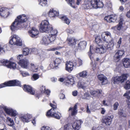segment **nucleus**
I'll use <instances>...</instances> for the list:
<instances>
[{
  "label": "nucleus",
  "instance_id": "obj_1",
  "mask_svg": "<svg viewBox=\"0 0 130 130\" xmlns=\"http://www.w3.org/2000/svg\"><path fill=\"white\" fill-rule=\"evenodd\" d=\"M101 36L104 42H101V44L96 48V52L100 54L104 53L106 49L112 47L114 45L113 39L110 32H104Z\"/></svg>",
  "mask_w": 130,
  "mask_h": 130
},
{
  "label": "nucleus",
  "instance_id": "obj_2",
  "mask_svg": "<svg viewBox=\"0 0 130 130\" xmlns=\"http://www.w3.org/2000/svg\"><path fill=\"white\" fill-rule=\"evenodd\" d=\"M27 20L26 16L25 14L18 16L10 26V29L12 31H15L24 27L23 23Z\"/></svg>",
  "mask_w": 130,
  "mask_h": 130
},
{
  "label": "nucleus",
  "instance_id": "obj_3",
  "mask_svg": "<svg viewBox=\"0 0 130 130\" xmlns=\"http://www.w3.org/2000/svg\"><path fill=\"white\" fill-rule=\"evenodd\" d=\"M88 3L83 5L82 7L85 9H89L90 8V5L94 8H101L103 7V4L100 0H87Z\"/></svg>",
  "mask_w": 130,
  "mask_h": 130
},
{
  "label": "nucleus",
  "instance_id": "obj_4",
  "mask_svg": "<svg viewBox=\"0 0 130 130\" xmlns=\"http://www.w3.org/2000/svg\"><path fill=\"white\" fill-rule=\"evenodd\" d=\"M3 110L8 115L11 116L12 117H15L17 115L18 113L17 111L14 109L4 105L0 106V121L3 119L2 116L4 114Z\"/></svg>",
  "mask_w": 130,
  "mask_h": 130
},
{
  "label": "nucleus",
  "instance_id": "obj_5",
  "mask_svg": "<svg viewBox=\"0 0 130 130\" xmlns=\"http://www.w3.org/2000/svg\"><path fill=\"white\" fill-rule=\"evenodd\" d=\"M50 106L52 108L47 111L46 115L47 117L51 116L58 119H59L61 117V115L58 112L56 109V104L50 103Z\"/></svg>",
  "mask_w": 130,
  "mask_h": 130
},
{
  "label": "nucleus",
  "instance_id": "obj_6",
  "mask_svg": "<svg viewBox=\"0 0 130 130\" xmlns=\"http://www.w3.org/2000/svg\"><path fill=\"white\" fill-rule=\"evenodd\" d=\"M95 41L98 44V45L97 47H95L94 46L91 45L90 47V51L88 52V55L90 59L92 61L94 60V53L96 52V48L98 47L99 45L101 44V40L99 36H97L95 38Z\"/></svg>",
  "mask_w": 130,
  "mask_h": 130
},
{
  "label": "nucleus",
  "instance_id": "obj_7",
  "mask_svg": "<svg viewBox=\"0 0 130 130\" xmlns=\"http://www.w3.org/2000/svg\"><path fill=\"white\" fill-rule=\"evenodd\" d=\"M59 14V12L58 10H56L53 9H50L48 12V15L50 17L57 16L61 18L64 23L68 24L70 23V21L67 17L63 15L61 16H59L58 15Z\"/></svg>",
  "mask_w": 130,
  "mask_h": 130
},
{
  "label": "nucleus",
  "instance_id": "obj_8",
  "mask_svg": "<svg viewBox=\"0 0 130 130\" xmlns=\"http://www.w3.org/2000/svg\"><path fill=\"white\" fill-rule=\"evenodd\" d=\"M9 44L20 46L22 45V41L20 38L17 35H12L9 38Z\"/></svg>",
  "mask_w": 130,
  "mask_h": 130
},
{
  "label": "nucleus",
  "instance_id": "obj_9",
  "mask_svg": "<svg viewBox=\"0 0 130 130\" xmlns=\"http://www.w3.org/2000/svg\"><path fill=\"white\" fill-rule=\"evenodd\" d=\"M52 26L48 21L45 20L42 21L41 23L39 29L41 32H47L51 28H52Z\"/></svg>",
  "mask_w": 130,
  "mask_h": 130
},
{
  "label": "nucleus",
  "instance_id": "obj_10",
  "mask_svg": "<svg viewBox=\"0 0 130 130\" xmlns=\"http://www.w3.org/2000/svg\"><path fill=\"white\" fill-rule=\"evenodd\" d=\"M127 78V74H123L120 76L112 78V81L114 84L118 83L119 82L122 83L125 82Z\"/></svg>",
  "mask_w": 130,
  "mask_h": 130
},
{
  "label": "nucleus",
  "instance_id": "obj_11",
  "mask_svg": "<svg viewBox=\"0 0 130 130\" xmlns=\"http://www.w3.org/2000/svg\"><path fill=\"white\" fill-rule=\"evenodd\" d=\"M1 63L3 65L6 66L7 68L13 70L17 68V64L14 62L8 60H2Z\"/></svg>",
  "mask_w": 130,
  "mask_h": 130
},
{
  "label": "nucleus",
  "instance_id": "obj_12",
  "mask_svg": "<svg viewBox=\"0 0 130 130\" xmlns=\"http://www.w3.org/2000/svg\"><path fill=\"white\" fill-rule=\"evenodd\" d=\"M19 117L21 121L24 123H28L30 121L32 116L28 113L20 114L19 115Z\"/></svg>",
  "mask_w": 130,
  "mask_h": 130
},
{
  "label": "nucleus",
  "instance_id": "obj_13",
  "mask_svg": "<svg viewBox=\"0 0 130 130\" xmlns=\"http://www.w3.org/2000/svg\"><path fill=\"white\" fill-rule=\"evenodd\" d=\"M54 41L47 34L42 38L40 42L42 44L47 45L50 43H52Z\"/></svg>",
  "mask_w": 130,
  "mask_h": 130
},
{
  "label": "nucleus",
  "instance_id": "obj_14",
  "mask_svg": "<svg viewBox=\"0 0 130 130\" xmlns=\"http://www.w3.org/2000/svg\"><path fill=\"white\" fill-rule=\"evenodd\" d=\"M9 10L6 7H2L0 9V16L2 18H5L7 17L9 14Z\"/></svg>",
  "mask_w": 130,
  "mask_h": 130
},
{
  "label": "nucleus",
  "instance_id": "obj_15",
  "mask_svg": "<svg viewBox=\"0 0 130 130\" xmlns=\"http://www.w3.org/2000/svg\"><path fill=\"white\" fill-rule=\"evenodd\" d=\"M48 35L54 41L55 40L58 33L57 30L56 29H54L52 26V28H51L49 30Z\"/></svg>",
  "mask_w": 130,
  "mask_h": 130
},
{
  "label": "nucleus",
  "instance_id": "obj_16",
  "mask_svg": "<svg viewBox=\"0 0 130 130\" xmlns=\"http://www.w3.org/2000/svg\"><path fill=\"white\" fill-rule=\"evenodd\" d=\"M81 120H77L72 123L73 130H78L81 127V124L83 123Z\"/></svg>",
  "mask_w": 130,
  "mask_h": 130
},
{
  "label": "nucleus",
  "instance_id": "obj_17",
  "mask_svg": "<svg viewBox=\"0 0 130 130\" xmlns=\"http://www.w3.org/2000/svg\"><path fill=\"white\" fill-rule=\"evenodd\" d=\"M28 60L25 58L23 59L20 60L18 62V64L23 68L26 69L27 68L28 63Z\"/></svg>",
  "mask_w": 130,
  "mask_h": 130
},
{
  "label": "nucleus",
  "instance_id": "obj_18",
  "mask_svg": "<svg viewBox=\"0 0 130 130\" xmlns=\"http://www.w3.org/2000/svg\"><path fill=\"white\" fill-rule=\"evenodd\" d=\"M102 90H97L91 91L90 93L92 96V98H100L102 96Z\"/></svg>",
  "mask_w": 130,
  "mask_h": 130
},
{
  "label": "nucleus",
  "instance_id": "obj_19",
  "mask_svg": "<svg viewBox=\"0 0 130 130\" xmlns=\"http://www.w3.org/2000/svg\"><path fill=\"white\" fill-rule=\"evenodd\" d=\"M76 64L73 62L69 61L67 62L66 64V70L69 72H71L73 69L74 66H76Z\"/></svg>",
  "mask_w": 130,
  "mask_h": 130
},
{
  "label": "nucleus",
  "instance_id": "obj_20",
  "mask_svg": "<svg viewBox=\"0 0 130 130\" xmlns=\"http://www.w3.org/2000/svg\"><path fill=\"white\" fill-rule=\"evenodd\" d=\"M28 32L30 36L34 38L39 34V32L35 27H33Z\"/></svg>",
  "mask_w": 130,
  "mask_h": 130
},
{
  "label": "nucleus",
  "instance_id": "obj_21",
  "mask_svg": "<svg viewBox=\"0 0 130 130\" xmlns=\"http://www.w3.org/2000/svg\"><path fill=\"white\" fill-rule=\"evenodd\" d=\"M64 84L66 86L72 85L75 84L74 77L72 76L69 75L67 78V80L64 82Z\"/></svg>",
  "mask_w": 130,
  "mask_h": 130
},
{
  "label": "nucleus",
  "instance_id": "obj_22",
  "mask_svg": "<svg viewBox=\"0 0 130 130\" xmlns=\"http://www.w3.org/2000/svg\"><path fill=\"white\" fill-rule=\"evenodd\" d=\"M113 118V115L106 116L103 119V122L106 125H109L111 123Z\"/></svg>",
  "mask_w": 130,
  "mask_h": 130
},
{
  "label": "nucleus",
  "instance_id": "obj_23",
  "mask_svg": "<svg viewBox=\"0 0 130 130\" xmlns=\"http://www.w3.org/2000/svg\"><path fill=\"white\" fill-rule=\"evenodd\" d=\"M123 18L120 17V20L119 21V24L117 26H116L111 28V29L116 30V29L120 30L122 27L123 22Z\"/></svg>",
  "mask_w": 130,
  "mask_h": 130
},
{
  "label": "nucleus",
  "instance_id": "obj_24",
  "mask_svg": "<svg viewBox=\"0 0 130 130\" xmlns=\"http://www.w3.org/2000/svg\"><path fill=\"white\" fill-rule=\"evenodd\" d=\"M23 89L25 91L30 94L34 95L35 94L34 90L29 86L24 85Z\"/></svg>",
  "mask_w": 130,
  "mask_h": 130
},
{
  "label": "nucleus",
  "instance_id": "obj_25",
  "mask_svg": "<svg viewBox=\"0 0 130 130\" xmlns=\"http://www.w3.org/2000/svg\"><path fill=\"white\" fill-rule=\"evenodd\" d=\"M97 77L100 80L102 81V85L106 84L108 83V80L106 77L103 74H101L98 75Z\"/></svg>",
  "mask_w": 130,
  "mask_h": 130
},
{
  "label": "nucleus",
  "instance_id": "obj_26",
  "mask_svg": "<svg viewBox=\"0 0 130 130\" xmlns=\"http://www.w3.org/2000/svg\"><path fill=\"white\" fill-rule=\"evenodd\" d=\"M124 53V51L123 50L118 51L116 53L114 56V58L115 60H117V61L119 60L120 58Z\"/></svg>",
  "mask_w": 130,
  "mask_h": 130
},
{
  "label": "nucleus",
  "instance_id": "obj_27",
  "mask_svg": "<svg viewBox=\"0 0 130 130\" xmlns=\"http://www.w3.org/2000/svg\"><path fill=\"white\" fill-rule=\"evenodd\" d=\"M77 105H75L73 107H70L69 109V111L71 113V115L72 116H75L76 115L77 113Z\"/></svg>",
  "mask_w": 130,
  "mask_h": 130
},
{
  "label": "nucleus",
  "instance_id": "obj_28",
  "mask_svg": "<svg viewBox=\"0 0 130 130\" xmlns=\"http://www.w3.org/2000/svg\"><path fill=\"white\" fill-rule=\"evenodd\" d=\"M9 86H21V83L18 80H14L8 82Z\"/></svg>",
  "mask_w": 130,
  "mask_h": 130
},
{
  "label": "nucleus",
  "instance_id": "obj_29",
  "mask_svg": "<svg viewBox=\"0 0 130 130\" xmlns=\"http://www.w3.org/2000/svg\"><path fill=\"white\" fill-rule=\"evenodd\" d=\"M67 41L70 45L72 46L75 44L76 43V40L74 37L68 38Z\"/></svg>",
  "mask_w": 130,
  "mask_h": 130
},
{
  "label": "nucleus",
  "instance_id": "obj_30",
  "mask_svg": "<svg viewBox=\"0 0 130 130\" xmlns=\"http://www.w3.org/2000/svg\"><path fill=\"white\" fill-rule=\"evenodd\" d=\"M79 88H82L85 90L86 89V85L85 83L83 81L79 82L77 85Z\"/></svg>",
  "mask_w": 130,
  "mask_h": 130
},
{
  "label": "nucleus",
  "instance_id": "obj_31",
  "mask_svg": "<svg viewBox=\"0 0 130 130\" xmlns=\"http://www.w3.org/2000/svg\"><path fill=\"white\" fill-rule=\"evenodd\" d=\"M123 63L124 67L126 68H128L130 67V59L125 58L123 60Z\"/></svg>",
  "mask_w": 130,
  "mask_h": 130
},
{
  "label": "nucleus",
  "instance_id": "obj_32",
  "mask_svg": "<svg viewBox=\"0 0 130 130\" xmlns=\"http://www.w3.org/2000/svg\"><path fill=\"white\" fill-rule=\"evenodd\" d=\"M6 124L10 126L14 125V123L13 120L10 117H7L6 119Z\"/></svg>",
  "mask_w": 130,
  "mask_h": 130
},
{
  "label": "nucleus",
  "instance_id": "obj_33",
  "mask_svg": "<svg viewBox=\"0 0 130 130\" xmlns=\"http://www.w3.org/2000/svg\"><path fill=\"white\" fill-rule=\"evenodd\" d=\"M86 45V43L85 41L80 42L78 44V48L80 49H83L85 48Z\"/></svg>",
  "mask_w": 130,
  "mask_h": 130
},
{
  "label": "nucleus",
  "instance_id": "obj_34",
  "mask_svg": "<svg viewBox=\"0 0 130 130\" xmlns=\"http://www.w3.org/2000/svg\"><path fill=\"white\" fill-rule=\"evenodd\" d=\"M72 128L70 123H68L64 126V130H73Z\"/></svg>",
  "mask_w": 130,
  "mask_h": 130
},
{
  "label": "nucleus",
  "instance_id": "obj_35",
  "mask_svg": "<svg viewBox=\"0 0 130 130\" xmlns=\"http://www.w3.org/2000/svg\"><path fill=\"white\" fill-rule=\"evenodd\" d=\"M57 67L56 66V64H55V62L53 61L51 62L50 64H49V66L48 67V70H50L51 69L54 68L57 69Z\"/></svg>",
  "mask_w": 130,
  "mask_h": 130
},
{
  "label": "nucleus",
  "instance_id": "obj_36",
  "mask_svg": "<svg viewBox=\"0 0 130 130\" xmlns=\"http://www.w3.org/2000/svg\"><path fill=\"white\" fill-rule=\"evenodd\" d=\"M48 1L49 0H40L39 4L42 6H44L47 4Z\"/></svg>",
  "mask_w": 130,
  "mask_h": 130
},
{
  "label": "nucleus",
  "instance_id": "obj_37",
  "mask_svg": "<svg viewBox=\"0 0 130 130\" xmlns=\"http://www.w3.org/2000/svg\"><path fill=\"white\" fill-rule=\"evenodd\" d=\"M23 53L24 55H27L30 53V49L27 47L24 48L23 50Z\"/></svg>",
  "mask_w": 130,
  "mask_h": 130
},
{
  "label": "nucleus",
  "instance_id": "obj_38",
  "mask_svg": "<svg viewBox=\"0 0 130 130\" xmlns=\"http://www.w3.org/2000/svg\"><path fill=\"white\" fill-rule=\"evenodd\" d=\"M31 67L32 69V70L35 72H37L38 71V67L37 65L36 64H34L32 63L30 64Z\"/></svg>",
  "mask_w": 130,
  "mask_h": 130
},
{
  "label": "nucleus",
  "instance_id": "obj_39",
  "mask_svg": "<svg viewBox=\"0 0 130 130\" xmlns=\"http://www.w3.org/2000/svg\"><path fill=\"white\" fill-rule=\"evenodd\" d=\"M75 64H76V66H79L82 64V61L80 59L78 58L77 61H74Z\"/></svg>",
  "mask_w": 130,
  "mask_h": 130
},
{
  "label": "nucleus",
  "instance_id": "obj_40",
  "mask_svg": "<svg viewBox=\"0 0 130 130\" xmlns=\"http://www.w3.org/2000/svg\"><path fill=\"white\" fill-rule=\"evenodd\" d=\"M53 61L56 64V66L58 67V66L60 64L61 62L62 59L59 58H57L56 59Z\"/></svg>",
  "mask_w": 130,
  "mask_h": 130
},
{
  "label": "nucleus",
  "instance_id": "obj_41",
  "mask_svg": "<svg viewBox=\"0 0 130 130\" xmlns=\"http://www.w3.org/2000/svg\"><path fill=\"white\" fill-rule=\"evenodd\" d=\"M39 78V75L37 74H34L31 78V79L33 81L37 80Z\"/></svg>",
  "mask_w": 130,
  "mask_h": 130
},
{
  "label": "nucleus",
  "instance_id": "obj_42",
  "mask_svg": "<svg viewBox=\"0 0 130 130\" xmlns=\"http://www.w3.org/2000/svg\"><path fill=\"white\" fill-rule=\"evenodd\" d=\"M69 3V4L70 6L73 8H75L76 7L75 5L74 0H66Z\"/></svg>",
  "mask_w": 130,
  "mask_h": 130
},
{
  "label": "nucleus",
  "instance_id": "obj_43",
  "mask_svg": "<svg viewBox=\"0 0 130 130\" xmlns=\"http://www.w3.org/2000/svg\"><path fill=\"white\" fill-rule=\"evenodd\" d=\"M90 98V95L88 93L86 92L82 96L83 99H88Z\"/></svg>",
  "mask_w": 130,
  "mask_h": 130
},
{
  "label": "nucleus",
  "instance_id": "obj_44",
  "mask_svg": "<svg viewBox=\"0 0 130 130\" xmlns=\"http://www.w3.org/2000/svg\"><path fill=\"white\" fill-rule=\"evenodd\" d=\"M78 74L79 75L80 77H84L87 76V73L86 71H84L79 73Z\"/></svg>",
  "mask_w": 130,
  "mask_h": 130
},
{
  "label": "nucleus",
  "instance_id": "obj_45",
  "mask_svg": "<svg viewBox=\"0 0 130 130\" xmlns=\"http://www.w3.org/2000/svg\"><path fill=\"white\" fill-rule=\"evenodd\" d=\"M92 130H106V129L103 127L100 126L97 127H93Z\"/></svg>",
  "mask_w": 130,
  "mask_h": 130
},
{
  "label": "nucleus",
  "instance_id": "obj_46",
  "mask_svg": "<svg viewBox=\"0 0 130 130\" xmlns=\"http://www.w3.org/2000/svg\"><path fill=\"white\" fill-rule=\"evenodd\" d=\"M110 17H112L110 19V22H115L117 18V16L114 15H110Z\"/></svg>",
  "mask_w": 130,
  "mask_h": 130
},
{
  "label": "nucleus",
  "instance_id": "obj_47",
  "mask_svg": "<svg viewBox=\"0 0 130 130\" xmlns=\"http://www.w3.org/2000/svg\"><path fill=\"white\" fill-rule=\"evenodd\" d=\"M124 88L126 90L130 88V80H127L124 86Z\"/></svg>",
  "mask_w": 130,
  "mask_h": 130
},
{
  "label": "nucleus",
  "instance_id": "obj_48",
  "mask_svg": "<svg viewBox=\"0 0 130 130\" xmlns=\"http://www.w3.org/2000/svg\"><path fill=\"white\" fill-rule=\"evenodd\" d=\"M62 47L60 46H58L57 47H54L50 48L49 49V51H55L56 50H58L61 49L62 48Z\"/></svg>",
  "mask_w": 130,
  "mask_h": 130
},
{
  "label": "nucleus",
  "instance_id": "obj_49",
  "mask_svg": "<svg viewBox=\"0 0 130 130\" xmlns=\"http://www.w3.org/2000/svg\"><path fill=\"white\" fill-rule=\"evenodd\" d=\"M38 53L37 50L36 48H33L30 49V53H33L35 54H37Z\"/></svg>",
  "mask_w": 130,
  "mask_h": 130
},
{
  "label": "nucleus",
  "instance_id": "obj_50",
  "mask_svg": "<svg viewBox=\"0 0 130 130\" xmlns=\"http://www.w3.org/2000/svg\"><path fill=\"white\" fill-rule=\"evenodd\" d=\"M8 82L0 84V89L7 86H9Z\"/></svg>",
  "mask_w": 130,
  "mask_h": 130
},
{
  "label": "nucleus",
  "instance_id": "obj_51",
  "mask_svg": "<svg viewBox=\"0 0 130 130\" xmlns=\"http://www.w3.org/2000/svg\"><path fill=\"white\" fill-rule=\"evenodd\" d=\"M0 130H7L5 124H0Z\"/></svg>",
  "mask_w": 130,
  "mask_h": 130
},
{
  "label": "nucleus",
  "instance_id": "obj_52",
  "mask_svg": "<svg viewBox=\"0 0 130 130\" xmlns=\"http://www.w3.org/2000/svg\"><path fill=\"white\" fill-rule=\"evenodd\" d=\"M122 42V38H120L119 39L117 42V47L118 48H119L120 47V45Z\"/></svg>",
  "mask_w": 130,
  "mask_h": 130
},
{
  "label": "nucleus",
  "instance_id": "obj_53",
  "mask_svg": "<svg viewBox=\"0 0 130 130\" xmlns=\"http://www.w3.org/2000/svg\"><path fill=\"white\" fill-rule=\"evenodd\" d=\"M112 17H110V15L106 16L104 19L105 20H106L107 22L110 23V18Z\"/></svg>",
  "mask_w": 130,
  "mask_h": 130
},
{
  "label": "nucleus",
  "instance_id": "obj_54",
  "mask_svg": "<svg viewBox=\"0 0 130 130\" xmlns=\"http://www.w3.org/2000/svg\"><path fill=\"white\" fill-rule=\"evenodd\" d=\"M119 105V104L117 102H116L114 104L113 107V109L114 110H117V107Z\"/></svg>",
  "mask_w": 130,
  "mask_h": 130
},
{
  "label": "nucleus",
  "instance_id": "obj_55",
  "mask_svg": "<svg viewBox=\"0 0 130 130\" xmlns=\"http://www.w3.org/2000/svg\"><path fill=\"white\" fill-rule=\"evenodd\" d=\"M45 86H42L40 88V90L42 93H44L45 92Z\"/></svg>",
  "mask_w": 130,
  "mask_h": 130
},
{
  "label": "nucleus",
  "instance_id": "obj_56",
  "mask_svg": "<svg viewBox=\"0 0 130 130\" xmlns=\"http://www.w3.org/2000/svg\"><path fill=\"white\" fill-rule=\"evenodd\" d=\"M21 74L23 77H25L27 76H28L29 75L28 73L25 72H21Z\"/></svg>",
  "mask_w": 130,
  "mask_h": 130
},
{
  "label": "nucleus",
  "instance_id": "obj_57",
  "mask_svg": "<svg viewBox=\"0 0 130 130\" xmlns=\"http://www.w3.org/2000/svg\"><path fill=\"white\" fill-rule=\"evenodd\" d=\"M41 130H51V129L48 126H43L41 127Z\"/></svg>",
  "mask_w": 130,
  "mask_h": 130
},
{
  "label": "nucleus",
  "instance_id": "obj_58",
  "mask_svg": "<svg viewBox=\"0 0 130 130\" xmlns=\"http://www.w3.org/2000/svg\"><path fill=\"white\" fill-rule=\"evenodd\" d=\"M124 96L126 97L127 99L130 100V96L129 95L128 92H126L124 95Z\"/></svg>",
  "mask_w": 130,
  "mask_h": 130
},
{
  "label": "nucleus",
  "instance_id": "obj_59",
  "mask_svg": "<svg viewBox=\"0 0 130 130\" xmlns=\"http://www.w3.org/2000/svg\"><path fill=\"white\" fill-rule=\"evenodd\" d=\"M66 31L68 33V34H72L74 32V31L71 29H67Z\"/></svg>",
  "mask_w": 130,
  "mask_h": 130
},
{
  "label": "nucleus",
  "instance_id": "obj_60",
  "mask_svg": "<svg viewBox=\"0 0 130 130\" xmlns=\"http://www.w3.org/2000/svg\"><path fill=\"white\" fill-rule=\"evenodd\" d=\"M119 114L121 117H125L126 116V115L122 111H121V112H119Z\"/></svg>",
  "mask_w": 130,
  "mask_h": 130
},
{
  "label": "nucleus",
  "instance_id": "obj_61",
  "mask_svg": "<svg viewBox=\"0 0 130 130\" xmlns=\"http://www.w3.org/2000/svg\"><path fill=\"white\" fill-rule=\"evenodd\" d=\"M40 69L41 70H42L43 72H45L46 71V70L44 68V67L42 66H40Z\"/></svg>",
  "mask_w": 130,
  "mask_h": 130
},
{
  "label": "nucleus",
  "instance_id": "obj_62",
  "mask_svg": "<svg viewBox=\"0 0 130 130\" xmlns=\"http://www.w3.org/2000/svg\"><path fill=\"white\" fill-rule=\"evenodd\" d=\"M77 91L76 90H74L73 91L72 94L73 96H76L77 95Z\"/></svg>",
  "mask_w": 130,
  "mask_h": 130
},
{
  "label": "nucleus",
  "instance_id": "obj_63",
  "mask_svg": "<svg viewBox=\"0 0 130 130\" xmlns=\"http://www.w3.org/2000/svg\"><path fill=\"white\" fill-rule=\"evenodd\" d=\"M60 98V99H63L65 98L64 95L63 94H60L59 95Z\"/></svg>",
  "mask_w": 130,
  "mask_h": 130
},
{
  "label": "nucleus",
  "instance_id": "obj_64",
  "mask_svg": "<svg viewBox=\"0 0 130 130\" xmlns=\"http://www.w3.org/2000/svg\"><path fill=\"white\" fill-rule=\"evenodd\" d=\"M107 8H111L112 7V4L111 3H108L107 5Z\"/></svg>",
  "mask_w": 130,
  "mask_h": 130
}]
</instances>
